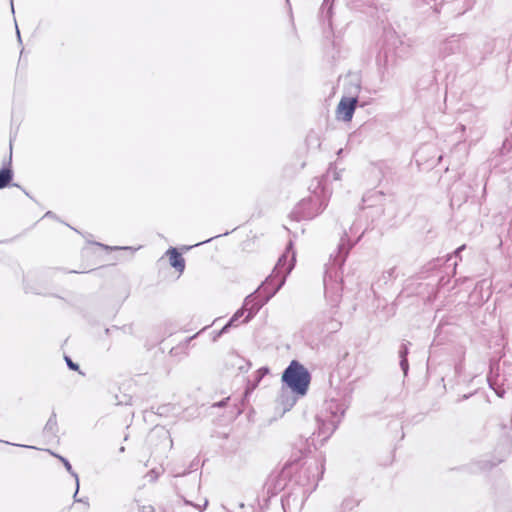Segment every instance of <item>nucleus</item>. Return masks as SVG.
I'll use <instances>...</instances> for the list:
<instances>
[{
  "mask_svg": "<svg viewBox=\"0 0 512 512\" xmlns=\"http://www.w3.org/2000/svg\"><path fill=\"white\" fill-rule=\"evenodd\" d=\"M327 176H328V177H332L334 180H339V179H340V175H339V173H338V172H336L335 170H332V169H330V170L328 171V175H327Z\"/></svg>",
  "mask_w": 512,
  "mask_h": 512,
  "instance_id": "24",
  "label": "nucleus"
},
{
  "mask_svg": "<svg viewBox=\"0 0 512 512\" xmlns=\"http://www.w3.org/2000/svg\"><path fill=\"white\" fill-rule=\"evenodd\" d=\"M360 89L361 86L358 80L350 83L349 93L352 96H344L341 98L336 110L338 119L345 122L351 121L358 103V93L360 92Z\"/></svg>",
  "mask_w": 512,
  "mask_h": 512,
  "instance_id": "6",
  "label": "nucleus"
},
{
  "mask_svg": "<svg viewBox=\"0 0 512 512\" xmlns=\"http://www.w3.org/2000/svg\"><path fill=\"white\" fill-rule=\"evenodd\" d=\"M17 37H18V41L21 42V36H20V32L18 29H17Z\"/></svg>",
  "mask_w": 512,
  "mask_h": 512,
  "instance_id": "32",
  "label": "nucleus"
},
{
  "mask_svg": "<svg viewBox=\"0 0 512 512\" xmlns=\"http://www.w3.org/2000/svg\"><path fill=\"white\" fill-rule=\"evenodd\" d=\"M464 249H465V245L460 246L459 248H457V249L455 250V255H456V256H458V255H459V253H460L462 250H464Z\"/></svg>",
  "mask_w": 512,
  "mask_h": 512,
  "instance_id": "28",
  "label": "nucleus"
},
{
  "mask_svg": "<svg viewBox=\"0 0 512 512\" xmlns=\"http://www.w3.org/2000/svg\"><path fill=\"white\" fill-rule=\"evenodd\" d=\"M233 366L237 367L240 372H247L251 366L250 362L240 356L233 357Z\"/></svg>",
  "mask_w": 512,
  "mask_h": 512,
  "instance_id": "17",
  "label": "nucleus"
},
{
  "mask_svg": "<svg viewBox=\"0 0 512 512\" xmlns=\"http://www.w3.org/2000/svg\"><path fill=\"white\" fill-rule=\"evenodd\" d=\"M211 240H212V238L207 239V240H204V241H202V242H200V243L195 244L194 246H198V245H201V244L207 243V242H209V241H211Z\"/></svg>",
  "mask_w": 512,
  "mask_h": 512,
  "instance_id": "30",
  "label": "nucleus"
},
{
  "mask_svg": "<svg viewBox=\"0 0 512 512\" xmlns=\"http://www.w3.org/2000/svg\"><path fill=\"white\" fill-rule=\"evenodd\" d=\"M348 406L349 403L345 398H332L325 402L324 411L322 412L321 416H328L329 420L337 419L339 424Z\"/></svg>",
  "mask_w": 512,
  "mask_h": 512,
  "instance_id": "8",
  "label": "nucleus"
},
{
  "mask_svg": "<svg viewBox=\"0 0 512 512\" xmlns=\"http://www.w3.org/2000/svg\"><path fill=\"white\" fill-rule=\"evenodd\" d=\"M359 501L352 496H348L343 499L341 503V509L343 512H349L358 506Z\"/></svg>",
  "mask_w": 512,
  "mask_h": 512,
  "instance_id": "18",
  "label": "nucleus"
},
{
  "mask_svg": "<svg viewBox=\"0 0 512 512\" xmlns=\"http://www.w3.org/2000/svg\"><path fill=\"white\" fill-rule=\"evenodd\" d=\"M488 381H489V385H490V387H491L492 389H494V390H495V392L497 393V395H498L499 397H503V396H504L505 391H504L503 389H496V388H494V386H493V384H492V382L490 381V379H489V378H488Z\"/></svg>",
  "mask_w": 512,
  "mask_h": 512,
  "instance_id": "25",
  "label": "nucleus"
},
{
  "mask_svg": "<svg viewBox=\"0 0 512 512\" xmlns=\"http://www.w3.org/2000/svg\"><path fill=\"white\" fill-rule=\"evenodd\" d=\"M290 474H291V470L286 467L280 471H273L269 475V477L265 483V488L267 490V493L271 496H275L278 493H280L281 491H283L288 484V479L290 477Z\"/></svg>",
  "mask_w": 512,
  "mask_h": 512,
  "instance_id": "7",
  "label": "nucleus"
},
{
  "mask_svg": "<svg viewBox=\"0 0 512 512\" xmlns=\"http://www.w3.org/2000/svg\"><path fill=\"white\" fill-rule=\"evenodd\" d=\"M318 185L313 194L308 199H303L295 207L292 214L297 220L313 219L319 215L327 206L330 194L324 187Z\"/></svg>",
  "mask_w": 512,
  "mask_h": 512,
  "instance_id": "3",
  "label": "nucleus"
},
{
  "mask_svg": "<svg viewBox=\"0 0 512 512\" xmlns=\"http://www.w3.org/2000/svg\"><path fill=\"white\" fill-rule=\"evenodd\" d=\"M409 353L408 345L403 343L399 349V357L402 359V357L407 358V355Z\"/></svg>",
  "mask_w": 512,
  "mask_h": 512,
  "instance_id": "23",
  "label": "nucleus"
},
{
  "mask_svg": "<svg viewBox=\"0 0 512 512\" xmlns=\"http://www.w3.org/2000/svg\"><path fill=\"white\" fill-rule=\"evenodd\" d=\"M318 437H321V442H325L338 427V420H329L328 416H318Z\"/></svg>",
  "mask_w": 512,
  "mask_h": 512,
  "instance_id": "10",
  "label": "nucleus"
},
{
  "mask_svg": "<svg viewBox=\"0 0 512 512\" xmlns=\"http://www.w3.org/2000/svg\"><path fill=\"white\" fill-rule=\"evenodd\" d=\"M501 462V459L491 460L488 458H482L469 463L467 465V470L470 473H481L492 469Z\"/></svg>",
  "mask_w": 512,
  "mask_h": 512,
  "instance_id": "11",
  "label": "nucleus"
},
{
  "mask_svg": "<svg viewBox=\"0 0 512 512\" xmlns=\"http://www.w3.org/2000/svg\"><path fill=\"white\" fill-rule=\"evenodd\" d=\"M466 36H451L443 41L439 46V54L445 58L450 55L461 53L465 51Z\"/></svg>",
  "mask_w": 512,
  "mask_h": 512,
  "instance_id": "9",
  "label": "nucleus"
},
{
  "mask_svg": "<svg viewBox=\"0 0 512 512\" xmlns=\"http://www.w3.org/2000/svg\"><path fill=\"white\" fill-rule=\"evenodd\" d=\"M292 497H293V494H289L288 498H287V501H289Z\"/></svg>",
  "mask_w": 512,
  "mask_h": 512,
  "instance_id": "34",
  "label": "nucleus"
},
{
  "mask_svg": "<svg viewBox=\"0 0 512 512\" xmlns=\"http://www.w3.org/2000/svg\"><path fill=\"white\" fill-rule=\"evenodd\" d=\"M322 473L323 466L317 461L310 462L301 468L298 478L295 480L301 486V503L315 490Z\"/></svg>",
  "mask_w": 512,
  "mask_h": 512,
  "instance_id": "5",
  "label": "nucleus"
},
{
  "mask_svg": "<svg viewBox=\"0 0 512 512\" xmlns=\"http://www.w3.org/2000/svg\"><path fill=\"white\" fill-rule=\"evenodd\" d=\"M292 248V242H290L286 248V251L279 257L272 273L266 278L261 286L252 294L245 298V306H252L249 309V314L245 317L243 322H248L253 316L265 305L284 285L287 275L291 272L294 267L295 254L292 253L290 261H288V254Z\"/></svg>",
  "mask_w": 512,
  "mask_h": 512,
  "instance_id": "1",
  "label": "nucleus"
},
{
  "mask_svg": "<svg viewBox=\"0 0 512 512\" xmlns=\"http://www.w3.org/2000/svg\"><path fill=\"white\" fill-rule=\"evenodd\" d=\"M396 268L392 267L386 271L383 272L381 279L384 281V283H387L388 281L394 279Z\"/></svg>",
  "mask_w": 512,
  "mask_h": 512,
  "instance_id": "20",
  "label": "nucleus"
},
{
  "mask_svg": "<svg viewBox=\"0 0 512 512\" xmlns=\"http://www.w3.org/2000/svg\"><path fill=\"white\" fill-rule=\"evenodd\" d=\"M170 256V265L178 272L182 273L185 269V260L176 248H170L167 251Z\"/></svg>",
  "mask_w": 512,
  "mask_h": 512,
  "instance_id": "12",
  "label": "nucleus"
},
{
  "mask_svg": "<svg viewBox=\"0 0 512 512\" xmlns=\"http://www.w3.org/2000/svg\"><path fill=\"white\" fill-rule=\"evenodd\" d=\"M282 382L295 394L304 396L311 382V374L299 361L292 360L282 374Z\"/></svg>",
  "mask_w": 512,
  "mask_h": 512,
  "instance_id": "4",
  "label": "nucleus"
},
{
  "mask_svg": "<svg viewBox=\"0 0 512 512\" xmlns=\"http://www.w3.org/2000/svg\"><path fill=\"white\" fill-rule=\"evenodd\" d=\"M400 367L404 375H407L409 370V363L407 358L402 357V359H400Z\"/></svg>",
  "mask_w": 512,
  "mask_h": 512,
  "instance_id": "21",
  "label": "nucleus"
},
{
  "mask_svg": "<svg viewBox=\"0 0 512 512\" xmlns=\"http://www.w3.org/2000/svg\"><path fill=\"white\" fill-rule=\"evenodd\" d=\"M226 332H221V330H219L217 333H215V335L213 336V341H216L219 337H221L223 334H225Z\"/></svg>",
  "mask_w": 512,
  "mask_h": 512,
  "instance_id": "27",
  "label": "nucleus"
},
{
  "mask_svg": "<svg viewBox=\"0 0 512 512\" xmlns=\"http://www.w3.org/2000/svg\"><path fill=\"white\" fill-rule=\"evenodd\" d=\"M163 434L165 435V438L169 441V443L172 444V440L169 439L167 432H163Z\"/></svg>",
  "mask_w": 512,
  "mask_h": 512,
  "instance_id": "31",
  "label": "nucleus"
},
{
  "mask_svg": "<svg viewBox=\"0 0 512 512\" xmlns=\"http://www.w3.org/2000/svg\"><path fill=\"white\" fill-rule=\"evenodd\" d=\"M239 507L243 508L244 507V503H239Z\"/></svg>",
  "mask_w": 512,
  "mask_h": 512,
  "instance_id": "36",
  "label": "nucleus"
},
{
  "mask_svg": "<svg viewBox=\"0 0 512 512\" xmlns=\"http://www.w3.org/2000/svg\"><path fill=\"white\" fill-rule=\"evenodd\" d=\"M22 190L26 194V196L30 197L29 193L25 189L22 188Z\"/></svg>",
  "mask_w": 512,
  "mask_h": 512,
  "instance_id": "33",
  "label": "nucleus"
},
{
  "mask_svg": "<svg viewBox=\"0 0 512 512\" xmlns=\"http://www.w3.org/2000/svg\"><path fill=\"white\" fill-rule=\"evenodd\" d=\"M75 502L84 503L86 506H89L88 498H77V495L73 496Z\"/></svg>",
  "mask_w": 512,
  "mask_h": 512,
  "instance_id": "26",
  "label": "nucleus"
},
{
  "mask_svg": "<svg viewBox=\"0 0 512 512\" xmlns=\"http://www.w3.org/2000/svg\"><path fill=\"white\" fill-rule=\"evenodd\" d=\"M55 457H57L64 465L65 469L75 478L76 481V490H75V496L78 494L79 491V477L78 474L73 470L70 462L64 458L63 456L53 454Z\"/></svg>",
  "mask_w": 512,
  "mask_h": 512,
  "instance_id": "16",
  "label": "nucleus"
},
{
  "mask_svg": "<svg viewBox=\"0 0 512 512\" xmlns=\"http://www.w3.org/2000/svg\"><path fill=\"white\" fill-rule=\"evenodd\" d=\"M11 8H12V11H14V6H13V1L11 0Z\"/></svg>",
  "mask_w": 512,
  "mask_h": 512,
  "instance_id": "35",
  "label": "nucleus"
},
{
  "mask_svg": "<svg viewBox=\"0 0 512 512\" xmlns=\"http://www.w3.org/2000/svg\"><path fill=\"white\" fill-rule=\"evenodd\" d=\"M354 245L355 243L350 241L347 233L345 232L340 239L337 252L330 256L331 263L324 275L323 282L326 294H328L330 290L341 289L340 284L336 282V278L339 277L338 270H340L344 265L346 258Z\"/></svg>",
  "mask_w": 512,
  "mask_h": 512,
  "instance_id": "2",
  "label": "nucleus"
},
{
  "mask_svg": "<svg viewBox=\"0 0 512 512\" xmlns=\"http://www.w3.org/2000/svg\"><path fill=\"white\" fill-rule=\"evenodd\" d=\"M13 179V170L10 166H5L0 169V189L10 185Z\"/></svg>",
  "mask_w": 512,
  "mask_h": 512,
  "instance_id": "15",
  "label": "nucleus"
},
{
  "mask_svg": "<svg viewBox=\"0 0 512 512\" xmlns=\"http://www.w3.org/2000/svg\"><path fill=\"white\" fill-rule=\"evenodd\" d=\"M65 361L70 370H79V365L71 360L68 356H65Z\"/></svg>",
  "mask_w": 512,
  "mask_h": 512,
  "instance_id": "22",
  "label": "nucleus"
},
{
  "mask_svg": "<svg viewBox=\"0 0 512 512\" xmlns=\"http://www.w3.org/2000/svg\"><path fill=\"white\" fill-rule=\"evenodd\" d=\"M334 0H324L322 6H321V14L323 17L330 20L332 15V3Z\"/></svg>",
  "mask_w": 512,
  "mask_h": 512,
  "instance_id": "19",
  "label": "nucleus"
},
{
  "mask_svg": "<svg viewBox=\"0 0 512 512\" xmlns=\"http://www.w3.org/2000/svg\"><path fill=\"white\" fill-rule=\"evenodd\" d=\"M253 303H251L250 305H247L245 306V303L243 304V307L241 309H239L233 316L232 318L223 326V328L221 329V332H228V330L230 329V327L234 326L235 325V322L238 321L243 315H244V312L247 310L249 312V309L251 308Z\"/></svg>",
  "mask_w": 512,
  "mask_h": 512,
  "instance_id": "13",
  "label": "nucleus"
},
{
  "mask_svg": "<svg viewBox=\"0 0 512 512\" xmlns=\"http://www.w3.org/2000/svg\"><path fill=\"white\" fill-rule=\"evenodd\" d=\"M43 432L49 436H56L58 432V424L56 419V413L52 412L51 416L47 420Z\"/></svg>",
  "mask_w": 512,
  "mask_h": 512,
  "instance_id": "14",
  "label": "nucleus"
},
{
  "mask_svg": "<svg viewBox=\"0 0 512 512\" xmlns=\"http://www.w3.org/2000/svg\"><path fill=\"white\" fill-rule=\"evenodd\" d=\"M45 217L54 218L55 214L52 211H48L46 212Z\"/></svg>",
  "mask_w": 512,
  "mask_h": 512,
  "instance_id": "29",
  "label": "nucleus"
}]
</instances>
